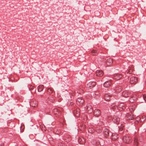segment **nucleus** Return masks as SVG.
I'll list each match as a JSON object with an SVG mask.
<instances>
[{"instance_id":"20","label":"nucleus","mask_w":146,"mask_h":146,"mask_svg":"<svg viewBox=\"0 0 146 146\" xmlns=\"http://www.w3.org/2000/svg\"><path fill=\"white\" fill-rule=\"evenodd\" d=\"M137 100V98L135 97H133L130 98L129 101L131 103H133Z\"/></svg>"},{"instance_id":"12","label":"nucleus","mask_w":146,"mask_h":146,"mask_svg":"<svg viewBox=\"0 0 146 146\" xmlns=\"http://www.w3.org/2000/svg\"><path fill=\"white\" fill-rule=\"evenodd\" d=\"M137 121H138L139 120H140L141 122H142L146 119V117L145 116H143L141 118L139 117H138L137 118Z\"/></svg>"},{"instance_id":"31","label":"nucleus","mask_w":146,"mask_h":146,"mask_svg":"<svg viewBox=\"0 0 146 146\" xmlns=\"http://www.w3.org/2000/svg\"><path fill=\"white\" fill-rule=\"evenodd\" d=\"M134 110V108H132V110H131V111H133Z\"/></svg>"},{"instance_id":"4","label":"nucleus","mask_w":146,"mask_h":146,"mask_svg":"<svg viewBox=\"0 0 146 146\" xmlns=\"http://www.w3.org/2000/svg\"><path fill=\"white\" fill-rule=\"evenodd\" d=\"M123 140L124 142L126 143H129L130 141V138L128 136H124L123 137Z\"/></svg>"},{"instance_id":"25","label":"nucleus","mask_w":146,"mask_h":146,"mask_svg":"<svg viewBox=\"0 0 146 146\" xmlns=\"http://www.w3.org/2000/svg\"><path fill=\"white\" fill-rule=\"evenodd\" d=\"M134 142L135 144L136 145H137L138 144V143L137 142V138L135 137L134 139Z\"/></svg>"},{"instance_id":"27","label":"nucleus","mask_w":146,"mask_h":146,"mask_svg":"<svg viewBox=\"0 0 146 146\" xmlns=\"http://www.w3.org/2000/svg\"><path fill=\"white\" fill-rule=\"evenodd\" d=\"M123 106V104H121L119 105V107L120 108H121Z\"/></svg>"},{"instance_id":"5","label":"nucleus","mask_w":146,"mask_h":146,"mask_svg":"<svg viewBox=\"0 0 146 146\" xmlns=\"http://www.w3.org/2000/svg\"><path fill=\"white\" fill-rule=\"evenodd\" d=\"M114 78L115 79L118 80L122 77V76L119 74H115L114 75Z\"/></svg>"},{"instance_id":"21","label":"nucleus","mask_w":146,"mask_h":146,"mask_svg":"<svg viewBox=\"0 0 146 146\" xmlns=\"http://www.w3.org/2000/svg\"><path fill=\"white\" fill-rule=\"evenodd\" d=\"M53 112L54 114L55 115H58L59 113V112L56 109H54L53 110Z\"/></svg>"},{"instance_id":"8","label":"nucleus","mask_w":146,"mask_h":146,"mask_svg":"<svg viewBox=\"0 0 146 146\" xmlns=\"http://www.w3.org/2000/svg\"><path fill=\"white\" fill-rule=\"evenodd\" d=\"M100 111L98 110H95L94 111V115L96 117H98L100 115Z\"/></svg>"},{"instance_id":"6","label":"nucleus","mask_w":146,"mask_h":146,"mask_svg":"<svg viewBox=\"0 0 146 146\" xmlns=\"http://www.w3.org/2000/svg\"><path fill=\"white\" fill-rule=\"evenodd\" d=\"M96 76H101L103 75V72L101 70H98L96 73Z\"/></svg>"},{"instance_id":"9","label":"nucleus","mask_w":146,"mask_h":146,"mask_svg":"<svg viewBox=\"0 0 146 146\" xmlns=\"http://www.w3.org/2000/svg\"><path fill=\"white\" fill-rule=\"evenodd\" d=\"M80 113V110L79 109H77L74 111V114L76 117H79Z\"/></svg>"},{"instance_id":"3","label":"nucleus","mask_w":146,"mask_h":146,"mask_svg":"<svg viewBox=\"0 0 146 146\" xmlns=\"http://www.w3.org/2000/svg\"><path fill=\"white\" fill-rule=\"evenodd\" d=\"M113 121L114 123L117 124L119 123L120 119L117 116H115L113 118Z\"/></svg>"},{"instance_id":"29","label":"nucleus","mask_w":146,"mask_h":146,"mask_svg":"<svg viewBox=\"0 0 146 146\" xmlns=\"http://www.w3.org/2000/svg\"><path fill=\"white\" fill-rule=\"evenodd\" d=\"M92 109L90 108V112H92Z\"/></svg>"},{"instance_id":"32","label":"nucleus","mask_w":146,"mask_h":146,"mask_svg":"<svg viewBox=\"0 0 146 146\" xmlns=\"http://www.w3.org/2000/svg\"><path fill=\"white\" fill-rule=\"evenodd\" d=\"M141 102H142V103H143L144 102L143 101H141Z\"/></svg>"},{"instance_id":"17","label":"nucleus","mask_w":146,"mask_h":146,"mask_svg":"<svg viewBox=\"0 0 146 146\" xmlns=\"http://www.w3.org/2000/svg\"><path fill=\"white\" fill-rule=\"evenodd\" d=\"M88 132L90 133H92L94 132V129L92 127L90 126L89 127L88 129Z\"/></svg>"},{"instance_id":"7","label":"nucleus","mask_w":146,"mask_h":146,"mask_svg":"<svg viewBox=\"0 0 146 146\" xmlns=\"http://www.w3.org/2000/svg\"><path fill=\"white\" fill-rule=\"evenodd\" d=\"M76 102L77 104H82L84 103V100L82 98H79L77 99Z\"/></svg>"},{"instance_id":"23","label":"nucleus","mask_w":146,"mask_h":146,"mask_svg":"<svg viewBox=\"0 0 146 146\" xmlns=\"http://www.w3.org/2000/svg\"><path fill=\"white\" fill-rule=\"evenodd\" d=\"M53 92L51 88H49L48 90V94H50Z\"/></svg>"},{"instance_id":"14","label":"nucleus","mask_w":146,"mask_h":146,"mask_svg":"<svg viewBox=\"0 0 146 146\" xmlns=\"http://www.w3.org/2000/svg\"><path fill=\"white\" fill-rule=\"evenodd\" d=\"M127 117L128 119L130 120H132L134 118L133 115V114L132 113H131L128 114L127 115Z\"/></svg>"},{"instance_id":"19","label":"nucleus","mask_w":146,"mask_h":146,"mask_svg":"<svg viewBox=\"0 0 146 146\" xmlns=\"http://www.w3.org/2000/svg\"><path fill=\"white\" fill-rule=\"evenodd\" d=\"M44 88V87L43 85H40L38 87V92H41L43 90Z\"/></svg>"},{"instance_id":"28","label":"nucleus","mask_w":146,"mask_h":146,"mask_svg":"<svg viewBox=\"0 0 146 146\" xmlns=\"http://www.w3.org/2000/svg\"><path fill=\"white\" fill-rule=\"evenodd\" d=\"M132 71H133V70H132V69H130L129 70L128 72H127V73H128L129 74H131V73L132 72Z\"/></svg>"},{"instance_id":"1","label":"nucleus","mask_w":146,"mask_h":146,"mask_svg":"<svg viewBox=\"0 0 146 146\" xmlns=\"http://www.w3.org/2000/svg\"><path fill=\"white\" fill-rule=\"evenodd\" d=\"M138 81L137 77L133 76L131 77L130 79L129 82L131 84H136Z\"/></svg>"},{"instance_id":"18","label":"nucleus","mask_w":146,"mask_h":146,"mask_svg":"<svg viewBox=\"0 0 146 146\" xmlns=\"http://www.w3.org/2000/svg\"><path fill=\"white\" fill-rule=\"evenodd\" d=\"M112 63V60L111 59L109 58L107 60V64L108 65H111Z\"/></svg>"},{"instance_id":"30","label":"nucleus","mask_w":146,"mask_h":146,"mask_svg":"<svg viewBox=\"0 0 146 146\" xmlns=\"http://www.w3.org/2000/svg\"><path fill=\"white\" fill-rule=\"evenodd\" d=\"M92 53H95L96 52V51L95 50H93L92 51Z\"/></svg>"},{"instance_id":"22","label":"nucleus","mask_w":146,"mask_h":146,"mask_svg":"<svg viewBox=\"0 0 146 146\" xmlns=\"http://www.w3.org/2000/svg\"><path fill=\"white\" fill-rule=\"evenodd\" d=\"M112 138L114 140H115L117 138V134H113L112 136Z\"/></svg>"},{"instance_id":"11","label":"nucleus","mask_w":146,"mask_h":146,"mask_svg":"<svg viewBox=\"0 0 146 146\" xmlns=\"http://www.w3.org/2000/svg\"><path fill=\"white\" fill-rule=\"evenodd\" d=\"M122 95L123 97L127 98L129 96L130 94L127 91H124L122 93Z\"/></svg>"},{"instance_id":"15","label":"nucleus","mask_w":146,"mask_h":146,"mask_svg":"<svg viewBox=\"0 0 146 146\" xmlns=\"http://www.w3.org/2000/svg\"><path fill=\"white\" fill-rule=\"evenodd\" d=\"M78 142L80 144H83L85 142V140L83 137H80L78 139Z\"/></svg>"},{"instance_id":"2","label":"nucleus","mask_w":146,"mask_h":146,"mask_svg":"<svg viewBox=\"0 0 146 146\" xmlns=\"http://www.w3.org/2000/svg\"><path fill=\"white\" fill-rule=\"evenodd\" d=\"M96 85V83L94 82H90L88 83L87 85V87L90 89L93 88Z\"/></svg>"},{"instance_id":"26","label":"nucleus","mask_w":146,"mask_h":146,"mask_svg":"<svg viewBox=\"0 0 146 146\" xmlns=\"http://www.w3.org/2000/svg\"><path fill=\"white\" fill-rule=\"evenodd\" d=\"M144 101L146 102V95H144L143 96Z\"/></svg>"},{"instance_id":"24","label":"nucleus","mask_w":146,"mask_h":146,"mask_svg":"<svg viewBox=\"0 0 146 146\" xmlns=\"http://www.w3.org/2000/svg\"><path fill=\"white\" fill-rule=\"evenodd\" d=\"M49 99V100L51 102H53L54 100V98L52 97H50L49 98H48Z\"/></svg>"},{"instance_id":"13","label":"nucleus","mask_w":146,"mask_h":146,"mask_svg":"<svg viewBox=\"0 0 146 146\" xmlns=\"http://www.w3.org/2000/svg\"><path fill=\"white\" fill-rule=\"evenodd\" d=\"M104 134L105 137H107L109 135V131L107 129H105L104 131Z\"/></svg>"},{"instance_id":"10","label":"nucleus","mask_w":146,"mask_h":146,"mask_svg":"<svg viewBox=\"0 0 146 146\" xmlns=\"http://www.w3.org/2000/svg\"><path fill=\"white\" fill-rule=\"evenodd\" d=\"M111 84V83L110 81H108L104 83V86L106 88H108L110 86Z\"/></svg>"},{"instance_id":"16","label":"nucleus","mask_w":146,"mask_h":146,"mask_svg":"<svg viewBox=\"0 0 146 146\" xmlns=\"http://www.w3.org/2000/svg\"><path fill=\"white\" fill-rule=\"evenodd\" d=\"M110 96L108 94H106L104 97L105 100L107 101H109L110 98Z\"/></svg>"}]
</instances>
